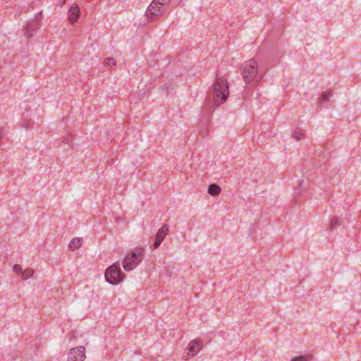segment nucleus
Masks as SVG:
<instances>
[{"label": "nucleus", "mask_w": 361, "mask_h": 361, "mask_svg": "<svg viewBox=\"0 0 361 361\" xmlns=\"http://www.w3.org/2000/svg\"><path fill=\"white\" fill-rule=\"evenodd\" d=\"M229 94V87L225 76L216 77L212 88L207 94L209 101H212L215 106L224 102Z\"/></svg>", "instance_id": "obj_1"}, {"label": "nucleus", "mask_w": 361, "mask_h": 361, "mask_svg": "<svg viewBox=\"0 0 361 361\" xmlns=\"http://www.w3.org/2000/svg\"><path fill=\"white\" fill-rule=\"evenodd\" d=\"M13 271L16 273V274H19L20 272L22 271V267L20 264H16L14 266H13Z\"/></svg>", "instance_id": "obj_19"}, {"label": "nucleus", "mask_w": 361, "mask_h": 361, "mask_svg": "<svg viewBox=\"0 0 361 361\" xmlns=\"http://www.w3.org/2000/svg\"><path fill=\"white\" fill-rule=\"evenodd\" d=\"M331 97V92H324L322 94V96L318 100V104L319 105H321L325 102H326L329 98Z\"/></svg>", "instance_id": "obj_14"}, {"label": "nucleus", "mask_w": 361, "mask_h": 361, "mask_svg": "<svg viewBox=\"0 0 361 361\" xmlns=\"http://www.w3.org/2000/svg\"><path fill=\"white\" fill-rule=\"evenodd\" d=\"M83 240L82 238H75L71 240L68 244V248L71 251H74L80 248L82 245Z\"/></svg>", "instance_id": "obj_11"}, {"label": "nucleus", "mask_w": 361, "mask_h": 361, "mask_svg": "<svg viewBox=\"0 0 361 361\" xmlns=\"http://www.w3.org/2000/svg\"><path fill=\"white\" fill-rule=\"evenodd\" d=\"M202 343H203V341L200 338H197V339H195V340L191 341L188 344V347L187 348L188 350L189 353H188L187 355H185L184 353L183 358L187 360H189L190 357H194L195 355H197L199 350L196 351L195 350H196V348H198L200 346H202Z\"/></svg>", "instance_id": "obj_7"}, {"label": "nucleus", "mask_w": 361, "mask_h": 361, "mask_svg": "<svg viewBox=\"0 0 361 361\" xmlns=\"http://www.w3.org/2000/svg\"><path fill=\"white\" fill-rule=\"evenodd\" d=\"M39 27V20L35 18L28 22L24 27V35L28 38L32 37V32L36 31Z\"/></svg>", "instance_id": "obj_9"}, {"label": "nucleus", "mask_w": 361, "mask_h": 361, "mask_svg": "<svg viewBox=\"0 0 361 361\" xmlns=\"http://www.w3.org/2000/svg\"><path fill=\"white\" fill-rule=\"evenodd\" d=\"M145 249L137 247L128 252L124 257L122 264L125 271H130L134 269L143 259Z\"/></svg>", "instance_id": "obj_3"}, {"label": "nucleus", "mask_w": 361, "mask_h": 361, "mask_svg": "<svg viewBox=\"0 0 361 361\" xmlns=\"http://www.w3.org/2000/svg\"><path fill=\"white\" fill-rule=\"evenodd\" d=\"M293 136L296 140H300L303 137V133L301 130H296L293 133Z\"/></svg>", "instance_id": "obj_18"}, {"label": "nucleus", "mask_w": 361, "mask_h": 361, "mask_svg": "<svg viewBox=\"0 0 361 361\" xmlns=\"http://www.w3.org/2000/svg\"><path fill=\"white\" fill-rule=\"evenodd\" d=\"M164 88H166V92H169V90L168 88L166 87V86H164Z\"/></svg>", "instance_id": "obj_23"}, {"label": "nucleus", "mask_w": 361, "mask_h": 361, "mask_svg": "<svg viewBox=\"0 0 361 361\" xmlns=\"http://www.w3.org/2000/svg\"><path fill=\"white\" fill-rule=\"evenodd\" d=\"M66 0H59V6L61 7L65 4Z\"/></svg>", "instance_id": "obj_21"}, {"label": "nucleus", "mask_w": 361, "mask_h": 361, "mask_svg": "<svg viewBox=\"0 0 361 361\" xmlns=\"http://www.w3.org/2000/svg\"><path fill=\"white\" fill-rule=\"evenodd\" d=\"M63 142L65 143V144H67V145L70 144L69 140L68 138H66V137L63 138Z\"/></svg>", "instance_id": "obj_20"}, {"label": "nucleus", "mask_w": 361, "mask_h": 361, "mask_svg": "<svg viewBox=\"0 0 361 361\" xmlns=\"http://www.w3.org/2000/svg\"><path fill=\"white\" fill-rule=\"evenodd\" d=\"M80 16V8L77 4H73L68 11V20L71 23L78 21Z\"/></svg>", "instance_id": "obj_10"}, {"label": "nucleus", "mask_w": 361, "mask_h": 361, "mask_svg": "<svg viewBox=\"0 0 361 361\" xmlns=\"http://www.w3.org/2000/svg\"><path fill=\"white\" fill-rule=\"evenodd\" d=\"M313 357V355L311 354H306L300 356L294 357L291 361H309L311 360Z\"/></svg>", "instance_id": "obj_13"}, {"label": "nucleus", "mask_w": 361, "mask_h": 361, "mask_svg": "<svg viewBox=\"0 0 361 361\" xmlns=\"http://www.w3.org/2000/svg\"><path fill=\"white\" fill-rule=\"evenodd\" d=\"M33 274H34L33 269H32L30 268L26 269L22 272V278L24 280H27L29 278H30L33 275Z\"/></svg>", "instance_id": "obj_15"}, {"label": "nucleus", "mask_w": 361, "mask_h": 361, "mask_svg": "<svg viewBox=\"0 0 361 361\" xmlns=\"http://www.w3.org/2000/svg\"><path fill=\"white\" fill-rule=\"evenodd\" d=\"M240 73L245 82L247 84L255 80L259 82L262 77L259 75L257 63L253 59L245 61L241 65Z\"/></svg>", "instance_id": "obj_2"}, {"label": "nucleus", "mask_w": 361, "mask_h": 361, "mask_svg": "<svg viewBox=\"0 0 361 361\" xmlns=\"http://www.w3.org/2000/svg\"><path fill=\"white\" fill-rule=\"evenodd\" d=\"M169 232V226L167 224H164L158 231L157 235H156V239L153 244V248L157 249L158 248L166 235Z\"/></svg>", "instance_id": "obj_8"}, {"label": "nucleus", "mask_w": 361, "mask_h": 361, "mask_svg": "<svg viewBox=\"0 0 361 361\" xmlns=\"http://www.w3.org/2000/svg\"><path fill=\"white\" fill-rule=\"evenodd\" d=\"M116 63V61L114 58L113 57H108L105 59L104 61V65L106 67H112L115 66Z\"/></svg>", "instance_id": "obj_16"}, {"label": "nucleus", "mask_w": 361, "mask_h": 361, "mask_svg": "<svg viewBox=\"0 0 361 361\" xmlns=\"http://www.w3.org/2000/svg\"><path fill=\"white\" fill-rule=\"evenodd\" d=\"M165 0H153L146 11L145 15L148 21H153L163 14L162 7Z\"/></svg>", "instance_id": "obj_5"}, {"label": "nucleus", "mask_w": 361, "mask_h": 361, "mask_svg": "<svg viewBox=\"0 0 361 361\" xmlns=\"http://www.w3.org/2000/svg\"><path fill=\"white\" fill-rule=\"evenodd\" d=\"M221 190V187L215 183L209 185L208 188V193L212 196H216L219 195Z\"/></svg>", "instance_id": "obj_12"}, {"label": "nucleus", "mask_w": 361, "mask_h": 361, "mask_svg": "<svg viewBox=\"0 0 361 361\" xmlns=\"http://www.w3.org/2000/svg\"><path fill=\"white\" fill-rule=\"evenodd\" d=\"M126 275L121 271L119 261L109 266L105 271V279L111 285H118L125 279Z\"/></svg>", "instance_id": "obj_4"}, {"label": "nucleus", "mask_w": 361, "mask_h": 361, "mask_svg": "<svg viewBox=\"0 0 361 361\" xmlns=\"http://www.w3.org/2000/svg\"><path fill=\"white\" fill-rule=\"evenodd\" d=\"M85 357V347L79 346L71 349L68 355V361H84Z\"/></svg>", "instance_id": "obj_6"}, {"label": "nucleus", "mask_w": 361, "mask_h": 361, "mask_svg": "<svg viewBox=\"0 0 361 361\" xmlns=\"http://www.w3.org/2000/svg\"><path fill=\"white\" fill-rule=\"evenodd\" d=\"M339 219L337 217H333L331 220L330 227L331 229H335L338 226H339Z\"/></svg>", "instance_id": "obj_17"}, {"label": "nucleus", "mask_w": 361, "mask_h": 361, "mask_svg": "<svg viewBox=\"0 0 361 361\" xmlns=\"http://www.w3.org/2000/svg\"><path fill=\"white\" fill-rule=\"evenodd\" d=\"M296 192H297L298 193H300V190H299L298 189H297V190H296Z\"/></svg>", "instance_id": "obj_22"}]
</instances>
